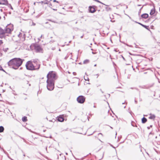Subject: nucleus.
Returning <instances> with one entry per match:
<instances>
[{
  "label": "nucleus",
  "mask_w": 160,
  "mask_h": 160,
  "mask_svg": "<svg viewBox=\"0 0 160 160\" xmlns=\"http://www.w3.org/2000/svg\"><path fill=\"white\" fill-rule=\"evenodd\" d=\"M23 60L20 58H14L8 62V65L12 68L17 69L22 65Z\"/></svg>",
  "instance_id": "f257e3e1"
},
{
  "label": "nucleus",
  "mask_w": 160,
  "mask_h": 160,
  "mask_svg": "<svg viewBox=\"0 0 160 160\" xmlns=\"http://www.w3.org/2000/svg\"><path fill=\"white\" fill-rule=\"evenodd\" d=\"M26 67L27 69L30 70H33L38 69L40 67V64H38L36 66H34L32 63V62L31 61H28L26 64Z\"/></svg>",
  "instance_id": "f03ea898"
},
{
  "label": "nucleus",
  "mask_w": 160,
  "mask_h": 160,
  "mask_svg": "<svg viewBox=\"0 0 160 160\" xmlns=\"http://www.w3.org/2000/svg\"><path fill=\"white\" fill-rule=\"evenodd\" d=\"M56 75L55 72L53 71L49 72L47 75V81H54L56 79Z\"/></svg>",
  "instance_id": "7ed1b4c3"
},
{
  "label": "nucleus",
  "mask_w": 160,
  "mask_h": 160,
  "mask_svg": "<svg viewBox=\"0 0 160 160\" xmlns=\"http://www.w3.org/2000/svg\"><path fill=\"white\" fill-rule=\"evenodd\" d=\"M47 88L50 91L52 90L54 88V82L47 81Z\"/></svg>",
  "instance_id": "20e7f679"
},
{
  "label": "nucleus",
  "mask_w": 160,
  "mask_h": 160,
  "mask_svg": "<svg viewBox=\"0 0 160 160\" xmlns=\"http://www.w3.org/2000/svg\"><path fill=\"white\" fill-rule=\"evenodd\" d=\"M34 47V49L37 52H43V49L41 47L37 44H33L32 45Z\"/></svg>",
  "instance_id": "39448f33"
},
{
  "label": "nucleus",
  "mask_w": 160,
  "mask_h": 160,
  "mask_svg": "<svg viewBox=\"0 0 160 160\" xmlns=\"http://www.w3.org/2000/svg\"><path fill=\"white\" fill-rule=\"evenodd\" d=\"M78 102L80 103H83L85 101V98L82 96H80L77 98Z\"/></svg>",
  "instance_id": "423d86ee"
},
{
  "label": "nucleus",
  "mask_w": 160,
  "mask_h": 160,
  "mask_svg": "<svg viewBox=\"0 0 160 160\" xmlns=\"http://www.w3.org/2000/svg\"><path fill=\"white\" fill-rule=\"evenodd\" d=\"M95 6H89V12L91 13H94L96 11Z\"/></svg>",
  "instance_id": "0eeeda50"
},
{
  "label": "nucleus",
  "mask_w": 160,
  "mask_h": 160,
  "mask_svg": "<svg viewBox=\"0 0 160 160\" xmlns=\"http://www.w3.org/2000/svg\"><path fill=\"white\" fill-rule=\"evenodd\" d=\"M5 33H10L11 31V30L9 28L6 27L5 28Z\"/></svg>",
  "instance_id": "6e6552de"
},
{
  "label": "nucleus",
  "mask_w": 160,
  "mask_h": 160,
  "mask_svg": "<svg viewBox=\"0 0 160 160\" xmlns=\"http://www.w3.org/2000/svg\"><path fill=\"white\" fill-rule=\"evenodd\" d=\"M148 17V14L144 13L141 15V17L142 18L146 19Z\"/></svg>",
  "instance_id": "1a4fd4ad"
},
{
  "label": "nucleus",
  "mask_w": 160,
  "mask_h": 160,
  "mask_svg": "<svg viewBox=\"0 0 160 160\" xmlns=\"http://www.w3.org/2000/svg\"><path fill=\"white\" fill-rule=\"evenodd\" d=\"M64 118L62 116H59L58 117V121L62 122L64 121Z\"/></svg>",
  "instance_id": "9d476101"
},
{
  "label": "nucleus",
  "mask_w": 160,
  "mask_h": 160,
  "mask_svg": "<svg viewBox=\"0 0 160 160\" xmlns=\"http://www.w3.org/2000/svg\"><path fill=\"white\" fill-rule=\"evenodd\" d=\"M32 62L33 64H37V65L40 64L38 62V60L37 59L33 60Z\"/></svg>",
  "instance_id": "9b49d317"
},
{
  "label": "nucleus",
  "mask_w": 160,
  "mask_h": 160,
  "mask_svg": "<svg viewBox=\"0 0 160 160\" xmlns=\"http://www.w3.org/2000/svg\"><path fill=\"white\" fill-rule=\"evenodd\" d=\"M155 8H154L153 9L151 10L150 14L151 15H152L155 13Z\"/></svg>",
  "instance_id": "f8f14e48"
},
{
  "label": "nucleus",
  "mask_w": 160,
  "mask_h": 160,
  "mask_svg": "<svg viewBox=\"0 0 160 160\" xmlns=\"http://www.w3.org/2000/svg\"><path fill=\"white\" fill-rule=\"evenodd\" d=\"M150 116L149 117V118L150 119H154L155 118V116L154 114H150Z\"/></svg>",
  "instance_id": "ddd939ff"
},
{
  "label": "nucleus",
  "mask_w": 160,
  "mask_h": 160,
  "mask_svg": "<svg viewBox=\"0 0 160 160\" xmlns=\"http://www.w3.org/2000/svg\"><path fill=\"white\" fill-rule=\"evenodd\" d=\"M7 2L5 0H0V4H5Z\"/></svg>",
  "instance_id": "4468645a"
},
{
  "label": "nucleus",
  "mask_w": 160,
  "mask_h": 160,
  "mask_svg": "<svg viewBox=\"0 0 160 160\" xmlns=\"http://www.w3.org/2000/svg\"><path fill=\"white\" fill-rule=\"evenodd\" d=\"M5 30L3 29H2L1 28H0V34H3L5 33Z\"/></svg>",
  "instance_id": "2eb2a0df"
},
{
  "label": "nucleus",
  "mask_w": 160,
  "mask_h": 160,
  "mask_svg": "<svg viewBox=\"0 0 160 160\" xmlns=\"http://www.w3.org/2000/svg\"><path fill=\"white\" fill-rule=\"evenodd\" d=\"M147 121V119L144 118L143 117L142 119V122L143 123H145Z\"/></svg>",
  "instance_id": "dca6fc26"
},
{
  "label": "nucleus",
  "mask_w": 160,
  "mask_h": 160,
  "mask_svg": "<svg viewBox=\"0 0 160 160\" xmlns=\"http://www.w3.org/2000/svg\"><path fill=\"white\" fill-rule=\"evenodd\" d=\"M44 1H42L40 3L42 4L44 3V4H48V1L47 0H44Z\"/></svg>",
  "instance_id": "f3484780"
},
{
  "label": "nucleus",
  "mask_w": 160,
  "mask_h": 160,
  "mask_svg": "<svg viewBox=\"0 0 160 160\" xmlns=\"http://www.w3.org/2000/svg\"><path fill=\"white\" fill-rule=\"evenodd\" d=\"M9 48H3V50L5 52H7Z\"/></svg>",
  "instance_id": "a211bd4d"
},
{
  "label": "nucleus",
  "mask_w": 160,
  "mask_h": 160,
  "mask_svg": "<svg viewBox=\"0 0 160 160\" xmlns=\"http://www.w3.org/2000/svg\"><path fill=\"white\" fill-rule=\"evenodd\" d=\"M22 120L24 122H25L27 121V118L26 117H24L22 118Z\"/></svg>",
  "instance_id": "6ab92c4d"
},
{
  "label": "nucleus",
  "mask_w": 160,
  "mask_h": 160,
  "mask_svg": "<svg viewBox=\"0 0 160 160\" xmlns=\"http://www.w3.org/2000/svg\"><path fill=\"white\" fill-rule=\"evenodd\" d=\"M4 128L3 126H0V132H3Z\"/></svg>",
  "instance_id": "aec40b11"
},
{
  "label": "nucleus",
  "mask_w": 160,
  "mask_h": 160,
  "mask_svg": "<svg viewBox=\"0 0 160 160\" xmlns=\"http://www.w3.org/2000/svg\"><path fill=\"white\" fill-rule=\"evenodd\" d=\"M106 10L107 11H110L111 10V8L110 7H106L105 8Z\"/></svg>",
  "instance_id": "412c9836"
},
{
  "label": "nucleus",
  "mask_w": 160,
  "mask_h": 160,
  "mask_svg": "<svg viewBox=\"0 0 160 160\" xmlns=\"http://www.w3.org/2000/svg\"><path fill=\"white\" fill-rule=\"evenodd\" d=\"M89 62V60H88L86 59L83 61V63L86 64V63H88Z\"/></svg>",
  "instance_id": "4be33fe9"
},
{
  "label": "nucleus",
  "mask_w": 160,
  "mask_h": 160,
  "mask_svg": "<svg viewBox=\"0 0 160 160\" xmlns=\"http://www.w3.org/2000/svg\"><path fill=\"white\" fill-rule=\"evenodd\" d=\"M141 25L142 26V27H144V28H147L148 26H146L145 25H143L142 24H141Z\"/></svg>",
  "instance_id": "5701e85b"
},
{
  "label": "nucleus",
  "mask_w": 160,
  "mask_h": 160,
  "mask_svg": "<svg viewBox=\"0 0 160 160\" xmlns=\"http://www.w3.org/2000/svg\"><path fill=\"white\" fill-rule=\"evenodd\" d=\"M2 51L1 50V49H0V57L2 56Z\"/></svg>",
  "instance_id": "b1692460"
},
{
  "label": "nucleus",
  "mask_w": 160,
  "mask_h": 160,
  "mask_svg": "<svg viewBox=\"0 0 160 160\" xmlns=\"http://www.w3.org/2000/svg\"><path fill=\"white\" fill-rule=\"evenodd\" d=\"M143 8V7H142L139 10V12H138V14L139 15L140 13L141 12V10Z\"/></svg>",
  "instance_id": "393cba45"
},
{
  "label": "nucleus",
  "mask_w": 160,
  "mask_h": 160,
  "mask_svg": "<svg viewBox=\"0 0 160 160\" xmlns=\"http://www.w3.org/2000/svg\"><path fill=\"white\" fill-rule=\"evenodd\" d=\"M53 2H57V3H59V2L58 1H57L56 0H54L53 1Z\"/></svg>",
  "instance_id": "a878e982"
},
{
  "label": "nucleus",
  "mask_w": 160,
  "mask_h": 160,
  "mask_svg": "<svg viewBox=\"0 0 160 160\" xmlns=\"http://www.w3.org/2000/svg\"><path fill=\"white\" fill-rule=\"evenodd\" d=\"M3 43L2 40H0V45L2 44Z\"/></svg>",
  "instance_id": "bb28decb"
},
{
  "label": "nucleus",
  "mask_w": 160,
  "mask_h": 160,
  "mask_svg": "<svg viewBox=\"0 0 160 160\" xmlns=\"http://www.w3.org/2000/svg\"><path fill=\"white\" fill-rule=\"evenodd\" d=\"M2 67L0 65V70H2Z\"/></svg>",
  "instance_id": "cd10ccee"
},
{
  "label": "nucleus",
  "mask_w": 160,
  "mask_h": 160,
  "mask_svg": "<svg viewBox=\"0 0 160 160\" xmlns=\"http://www.w3.org/2000/svg\"><path fill=\"white\" fill-rule=\"evenodd\" d=\"M53 9V10H54V11H57V9Z\"/></svg>",
  "instance_id": "c85d7f7f"
},
{
  "label": "nucleus",
  "mask_w": 160,
  "mask_h": 160,
  "mask_svg": "<svg viewBox=\"0 0 160 160\" xmlns=\"http://www.w3.org/2000/svg\"><path fill=\"white\" fill-rule=\"evenodd\" d=\"M122 58L124 60H125V58L123 57V56H122Z\"/></svg>",
  "instance_id": "c756f323"
},
{
  "label": "nucleus",
  "mask_w": 160,
  "mask_h": 160,
  "mask_svg": "<svg viewBox=\"0 0 160 160\" xmlns=\"http://www.w3.org/2000/svg\"><path fill=\"white\" fill-rule=\"evenodd\" d=\"M92 54H96V52H92Z\"/></svg>",
  "instance_id": "7c9ffc66"
},
{
  "label": "nucleus",
  "mask_w": 160,
  "mask_h": 160,
  "mask_svg": "<svg viewBox=\"0 0 160 160\" xmlns=\"http://www.w3.org/2000/svg\"><path fill=\"white\" fill-rule=\"evenodd\" d=\"M83 35L82 36H81V37H80V38H83Z\"/></svg>",
  "instance_id": "2f4dec72"
},
{
  "label": "nucleus",
  "mask_w": 160,
  "mask_h": 160,
  "mask_svg": "<svg viewBox=\"0 0 160 160\" xmlns=\"http://www.w3.org/2000/svg\"><path fill=\"white\" fill-rule=\"evenodd\" d=\"M32 25H35V24L33 22Z\"/></svg>",
  "instance_id": "473e14b6"
},
{
  "label": "nucleus",
  "mask_w": 160,
  "mask_h": 160,
  "mask_svg": "<svg viewBox=\"0 0 160 160\" xmlns=\"http://www.w3.org/2000/svg\"><path fill=\"white\" fill-rule=\"evenodd\" d=\"M33 65H34V66H37V64H33Z\"/></svg>",
  "instance_id": "72a5a7b5"
},
{
  "label": "nucleus",
  "mask_w": 160,
  "mask_h": 160,
  "mask_svg": "<svg viewBox=\"0 0 160 160\" xmlns=\"http://www.w3.org/2000/svg\"><path fill=\"white\" fill-rule=\"evenodd\" d=\"M52 6V4H51V3H50V4H49V7H50V6Z\"/></svg>",
  "instance_id": "f704fd0d"
},
{
  "label": "nucleus",
  "mask_w": 160,
  "mask_h": 160,
  "mask_svg": "<svg viewBox=\"0 0 160 160\" xmlns=\"http://www.w3.org/2000/svg\"><path fill=\"white\" fill-rule=\"evenodd\" d=\"M111 22H114V21H112V20H111Z\"/></svg>",
  "instance_id": "c9c22d12"
},
{
  "label": "nucleus",
  "mask_w": 160,
  "mask_h": 160,
  "mask_svg": "<svg viewBox=\"0 0 160 160\" xmlns=\"http://www.w3.org/2000/svg\"><path fill=\"white\" fill-rule=\"evenodd\" d=\"M135 102L136 103H137V101H136V100H135Z\"/></svg>",
  "instance_id": "e433bc0d"
},
{
  "label": "nucleus",
  "mask_w": 160,
  "mask_h": 160,
  "mask_svg": "<svg viewBox=\"0 0 160 160\" xmlns=\"http://www.w3.org/2000/svg\"><path fill=\"white\" fill-rule=\"evenodd\" d=\"M147 128L148 129H150V128L149 127H147Z\"/></svg>",
  "instance_id": "4c0bfd02"
},
{
  "label": "nucleus",
  "mask_w": 160,
  "mask_h": 160,
  "mask_svg": "<svg viewBox=\"0 0 160 160\" xmlns=\"http://www.w3.org/2000/svg\"><path fill=\"white\" fill-rule=\"evenodd\" d=\"M96 75H97V76H98L99 75V74H96Z\"/></svg>",
  "instance_id": "58836bf2"
},
{
  "label": "nucleus",
  "mask_w": 160,
  "mask_h": 160,
  "mask_svg": "<svg viewBox=\"0 0 160 160\" xmlns=\"http://www.w3.org/2000/svg\"><path fill=\"white\" fill-rule=\"evenodd\" d=\"M96 66H97V65H96V64H95V65H94V66H95V67Z\"/></svg>",
  "instance_id": "ea45409f"
},
{
  "label": "nucleus",
  "mask_w": 160,
  "mask_h": 160,
  "mask_svg": "<svg viewBox=\"0 0 160 160\" xmlns=\"http://www.w3.org/2000/svg\"><path fill=\"white\" fill-rule=\"evenodd\" d=\"M99 134H101V135H102V134L101 133H99Z\"/></svg>",
  "instance_id": "a19ab883"
},
{
  "label": "nucleus",
  "mask_w": 160,
  "mask_h": 160,
  "mask_svg": "<svg viewBox=\"0 0 160 160\" xmlns=\"http://www.w3.org/2000/svg\"><path fill=\"white\" fill-rule=\"evenodd\" d=\"M139 24H140L141 25V24H142L141 23H138Z\"/></svg>",
  "instance_id": "79ce46f5"
},
{
  "label": "nucleus",
  "mask_w": 160,
  "mask_h": 160,
  "mask_svg": "<svg viewBox=\"0 0 160 160\" xmlns=\"http://www.w3.org/2000/svg\"><path fill=\"white\" fill-rule=\"evenodd\" d=\"M75 73H75V72H73V74L74 75L75 74Z\"/></svg>",
  "instance_id": "37998d69"
},
{
  "label": "nucleus",
  "mask_w": 160,
  "mask_h": 160,
  "mask_svg": "<svg viewBox=\"0 0 160 160\" xmlns=\"http://www.w3.org/2000/svg\"><path fill=\"white\" fill-rule=\"evenodd\" d=\"M152 127V125H150V127Z\"/></svg>",
  "instance_id": "c03bdc74"
},
{
  "label": "nucleus",
  "mask_w": 160,
  "mask_h": 160,
  "mask_svg": "<svg viewBox=\"0 0 160 160\" xmlns=\"http://www.w3.org/2000/svg\"><path fill=\"white\" fill-rule=\"evenodd\" d=\"M141 5H138V6H140Z\"/></svg>",
  "instance_id": "a18cd8bd"
},
{
  "label": "nucleus",
  "mask_w": 160,
  "mask_h": 160,
  "mask_svg": "<svg viewBox=\"0 0 160 160\" xmlns=\"http://www.w3.org/2000/svg\"><path fill=\"white\" fill-rule=\"evenodd\" d=\"M14 94L15 95H17V94H16L15 93H14Z\"/></svg>",
  "instance_id": "49530a36"
},
{
  "label": "nucleus",
  "mask_w": 160,
  "mask_h": 160,
  "mask_svg": "<svg viewBox=\"0 0 160 160\" xmlns=\"http://www.w3.org/2000/svg\"><path fill=\"white\" fill-rule=\"evenodd\" d=\"M66 154L67 155H68V153H66Z\"/></svg>",
  "instance_id": "de8ad7c7"
},
{
  "label": "nucleus",
  "mask_w": 160,
  "mask_h": 160,
  "mask_svg": "<svg viewBox=\"0 0 160 160\" xmlns=\"http://www.w3.org/2000/svg\"><path fill=\"white\" fill-rule=\"evenodd\" d=\"M125 103V102L124 103L123 102L122 104H124Z\"/></svg>",
  "instance_id": "09e8293b"
},
{
  "label": "nucleus",
  "mask_w": 160,
  "mask_h": 160,
  "mask_svg": "<svg viewBox=\"0 0 160 160\" xmlns=\"http://www.w3.org/2000/svg\"><path fill=\"white\" fill-rule=\"evenodd\" d=\"M159 11H160V8H159Z\"/></svg>",
  "instance_id": "8fccbe9b"
},
{
  "label": "nucleus",
  "mask_w": 160,
  "mask_h": 160,
  "mask_svg": "<svg viewBox=\"0 0 160 160\" xmlns=\"http://www.w3.org/2000/svg\"><path fill=\"white\" fill-rule=\"evenodd\" d=\"M84 79H85V80H87V79H85V78H84Z\"/></svg>",
  "instance_id": "3c124183"
},
{
  "label": "nucleus",
  "mask_w": 160,
  "mask_h": 160,
  "mask_svg": "<svg viewBox=\"0 0 160 160\" xmlns=\"http://www.w3.org/2000/svg\"><path fill=\"white\" fill-rule=\"evenodd\" d=\"M125 107H126V106H124V108H125Z\"/></svg>",
  "instance_id": "603ef678"
},
{
  "label": "nucleus",
  "mask_w": 160,
  "mask_h": 160,
  "mask_svg": "<svg viewBox=\"0 0 160 160\" xmlns=\"http://www.w3.org/2000/svg\"><path fill=\"white\" fill-rule=\"evenodd\" d=\"M11 8L12 9H13V8H12V7H11Z\"/></svg>",
  "instance_id": "864d4df0"
},
{
  "label": "nucleus",
  "mask_w": 160,
  "mask_h": 160,
  "mask_svg": "<svg viewBox=\"0 0 160 160\" xmlns=\"http://www.w3.org/2000/svg\"><path fill=\"white\" fill-rule=\"evenodd\" d=\"M23 156H25V154L23 155Z\"/></svg>",
  "instance_id": "5fc2aeb1"
},
{
  "label": "nucleus",
  "mask_w": 160,
  "mask_h": 160,
  "mask_svg": "<svg viewBox=\"0 0 160 160\" xmlns=\"http://www.w3.org/2000/svg\"><path fill=\"white\" fill-rule=\"evenodd\" d=\"M132 126H134L132 124Z\"/></svg>",
  "instance_id": "6e6d98bb"
}]
</instances>
